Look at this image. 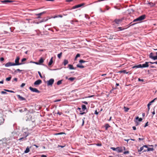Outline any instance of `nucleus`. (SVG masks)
<instances>
[{"label":"nucleus","instance_id":"72a5a7b5","mask_svg":"<svg viewBox=\"0 0 157 157\" xmlns=\"http://www.w3.org/2000/svg\"><path fill=\"white\" fill-rule=\"evenodd\" d=\"M75 79V78L74 77H70L68 79L69 80H70L71 81H73Z\"/></svg>","mask_w":157,"mask_h":157},{"label":"nucleus","instance_id":"c9c22d12","mask_svg":"<svg viewBox=\"0 0 157 157\" xmlns=\"http://www.w3.org/2000/svg\"><path fill=\"white\" fill-rule=\"evenodd\" d=\"M11 78V76H10V77L7 78H6V81H10V80Z\"/></svg>","mask_w":157,"mask_h":157},{"label":"nucleus","instance_id":"bf43d9fd","mask_svg":"<svg viewBox=\"0 0 157 157\" xmlns=\"http://www.w3.org/2000/svg\"><path fill=\"white\" fill-rule=\"evenodd\" d=\"M138 80L139 81H142V82H144V79H141L140 78H139L138 79Z\"/></svg>","mask_w":157,"mask_h":157},{"label":"nucleus","instance_id":"39448f33","mask_svg":"<svg viewBox=\"0 0 157 157\" xmlns=\"http://www.w3.org/2000/svg\"><path fill=\"white\" fill-rule=\"evenodd\" d=\"M29 89L31 91L33 92H34L38 93H40V91L38 90L36 88H33L30 86L29 87Z\"/></svg>","mask_w":157,"mask_h":157},{"label":"nucleus","instance_id":"f3484780","mask_svg":"<svg viewBox=\"0 0 157 157\" xmlns=\"http://www.w3.org/2000/svg\"><path fill=\"white\" fill-rule=\"evenodd\" d=\"M68 67L69 69L71 70H75L76 69V67H74L71 64L68 65Z\"/></svg>","mask_w":157,"mask_h":157},{"label":"nucleus","instance_id":"6e6552de","mask_svg":"<svg viewBox=\"0 0 157 157\" xmlns=\"http://www.w3.org/2000/svg\"><path fill=\"white\" fill-rule=\"evenodd\" d=\"M42 82V81L40 79H38L34 83V85H38L40 84Z\"/></svg>","mask_w":157,"mask_h":157},{"label":"nucleus","instance_id":"7c9ffc66","mask_svg":"<svg viewBox=\"0 0 157 157\" xmlns=\"http://www.w3.org/2000/svg\"><path fill=\"white\" fill-rule=\"evenodd\" d=\"M124 111L125 112H127L128 111L129 109L127 107L125 106H124Z\"/></svg>","mask_w":157,"mask_h":157},{"label":"nucleus","instance_id":"79ce46f5","mask_svg":"<svg viewBox=\"0 0 157 157\" xmlns=\"http://www.w3.org/2000/svg\"><path fill=\"white\" fill-rule=\"evenodd\" d=\"M38 74L40 76V78H42L43 77L42 76L41 73L39 71H38Z\"/></svg>","mask_w":157,"mask_h":157},{"label":"nucleus","instance_id":"3c124183","mask_svg":"<svg viewBox=\"0 0 157 157\" xmlns=\"http://www.w3.org/2000/svg\"><path fill=\"white\" fill-rule=\"evenodd\" d=\"M25 85V83H22L21 85V87H24Z\"/></svg>","mask_w":157,"mask_h":157},{"label":"nucleus","instance_id":"f257e3e1","mask_svg":"<svg viewBox=\"0 0 157 157\" xmlns=\"http://www.w3.org/2000/svg\"><path fill=\"white\" fill-rule=\"evenodd\" d=\"M146 17V16L144 14L142 15L133 20V22H136V21H142Z\"/></svg>","mask_w":157,"mask_h":157},{"label":"nucleus","instance_id":"de8ad7c7","mask_svg":"<svg viewBox=\"0 0 157 157\" xmlns=\"http://www.w3.org/2000/svg\"><path fill=\"white\" fill-rule=\"evenodd\" d=\"M111 149L113 150V151H117V147L116 148L114 147H111Z\"/></svg>","mask_w":157,"mask_h":157},{"label":"nucleus","instance_id":"b1692460","mask_svg":"<svg viewBox=\"0 0 157 157\" xmlns=\"http://www.w3.org/2000/svg\"><path fill=\"white\" fill-rule=\"evenodd\" d=\"M76 66L77 67L80 68H83L85 67L84 66L82 65H80L79 64H77Z\"/></svg>","mask_w":157,"mask_h":157},{"label":"nucleus","instance_id":"c03bdc74","mask_svg":"<svg viewBox=\"0 0 157 157\" xmlns=\"http://www.w3.org/2000/svg\"><path fill=\"white\" fill-rule=\"evenodd\" d=\"M65 133L63 132H60L58 133H56L55 134L56 135H62L63 134H64Z\"/></svg>","mask_w":157,"mask_h":157},{"label":"nucleus","instance_id":"338daca9","mask_svg":"<svg viewBox=\"0 0 157 157\" xmlns=\"http://www.w3.org/2000/svg\"><path fill=\"white\" fill-rule=\"evenodd\" d=\"M74 20H71L70 21V23L71 24H74Z\"/></svg>","mask_w":157,"mask_h":157},{"label":"nucleus","instance_id":"864d4df0","mask_svg":"<svg viewBox=\"0 0 157 157\" xmlns=\"http://www.w3.org/2000/svg\"><path fill=\"white\" fill-rule=\"evenodd\" d=\"M1 93L2 94H7V93L6 92L4 91H2L1 92Z\"/></svg>","mask_w":157,"mask_h":157},{"label":"nucleus","instance_id":"09e8293b","mask_svg":"<svg viewBox=\"0 0 157 157\" xmlns=\"http://www.w3.org/2000/svg\"><path fill=\"white\" fill-rule=\"evenodd\" d=\"M80 54L79 53H78L75 57H76V58H77L78 57H80Z\"/></svg>","mask_w":157,"mask_h":157},{"label":"nucleus","instance_id":"4d7b16f0","mask_svg":"<svg viewBox=\"0 0 157 157\" xmlns=\"http://www.w3.org/2000/svg\"><path fill=\"white\" fill-rule=\"evenodd\" d=\"M148 122H147L145 124V125L144 126V127H146L148 125Z\"/></svg>","mask_w":157,"mask_h":157},{"label":"nucleus","instance_id":"a878e982","mask_svg":"<svg viewBox=\"0 0 157 157\" xmlns=\"http://www.w3.org/2000/svg\"><path fill=\"white\" fill-rule=\"evenodd\" d=\"M147 4L150 6L151 7L155 5V4L152 2H149Z\"/></svg>","mask_w":157,"mask_h":157},{"label":"nucleus","instance_id":"bb28decb","mask_svg":"<svg viewBox=\"0 0 157 157\" xmlns=\"http://www.w3.org/2000/svg\"><path fill=\"white\" fill-rule=\"evenodd\" d=\"M68 61L67 59H64L63 62V64L64 66H65L67 64H68Z\"/></svg>","mask_w":157,"mask_h":157},{"label":"nucleus","instance_id":"0e129e2a","mask_svg":"<svg viewBox=\"0 0 157 157\" xmlns=\"http://www.w3.org/2000/svg\"><path fill=\"white\" fill-rule=\"evenodd\" d=\"M132 68H138L137 65L134 66L133 67H132Z\"/></svg>","mask_w":157,"mask_h":157},{"label":"nucleus","instance_id":"2f4dec72","mask_svg":"<svg viewBox=\"0 0 157 157\" xmlns=\"http://www.w3.org/2000/svg\"><path fill=\"white\" fill-rule=\"evenodd\" d=\"M136 120L138 119V121L140 122L142 120V119L141 118H139L138 117H137L136 118Z\"/></svg>","mask_w":157,"mask_h":157},{"label":"nucleus","instance_id":"69168bd1","mask_svg":"<svg viewBox=\"0 0 157 157\" xmlns=\"http://www.w3.org/2000/svg\"><path fill=\"white\" fill-rule=\"evenodd\" d=\"M94 114L96 115H98V113L97 111L96 110L95 111Z\"/></svg>","mask_w":157,"mask_h":157},{"label":"nucleus","instance_id":"58836bf2","mask_svg":"<svg viewBox=\"0 0 157 157\" xmlns=\"http://www.w3.org/2000/svg\"><path fill=\"white\" fill-rule=\"evenodd\" d=\"M86 62V61L84 60L83 59H80L79 61V63H84Z\"/></svg>","mask_w":157,"mask_h":157},{"label":"nucleus","instance_id":"ea45409f","mask_svg":"<svg viewBox=\"0 0 157 157\" xmlns=\"http://www.w3.org/2000/svg\"><path fill=\"white\" fill-rule=\"evenodd\" d=\"M117 29H119V30L118 31H122L124 29L122 27H119L117 28Z\"/></svg>","mask_w":157,"mask_h":157},{"label":"nucleus","instance_id":"20e7f679","mask_svg":"<svg viewBox=\"0 0 157 157\" xmlns=\"http://www.w3.org/2000/svg\"><path fill=\"white\" fill-rule=\"evenodd\" d=\"M156 56H153V53L152 52L149 55V57L150 58L154 60H157V52H156Z\"/></svg>","mask_w":157,"mask_h":157},{"label":"nucleus","instance_id":"f8f14e48","mask_svg":"<svg viewBox=\"0 0 157 157\" xmlns=\"http://www.w3.org/2000/svg\"><path fill=\"white\" fill-rule=\"evenodd\" d=\"M46 13V11H43V12H42L41 13H38V14H36V15L38 16L37 18H40V16L43 15V14H44Z\"/></svg>","mask_w":157,"mask_h":157},{"label":"nucleus","instance_id":"cd10ccee","mask_svg":"<svg viewBox=\"0 0 157 157\" xmlns=\"http://www.w3.org/2000/svg\"><path fill=\"white\" fill-rule=\"evenodd\" d=\"M82 109L83 111H84L86 109V107L85 105H82Z\"/></svg>","mask_w":157,"mask_h":157},{"label":"nucleus","instance_id":"c756f323","mask_svg":"<svg viewBox=\"0 0 157 157\" xmlns=\"http://www.w3.org/2000/svg\"><path fill=\"white\" fill-rule=\"evenodd\" d=\"M48 19L47 18H44L43 19H42L40 21L41 22H45L48 21Z\"/></svg>","mask_w":157,"mask_h":157},{"label":"nucleus","instance_id":"9d476101","mask_svg":"<svg viewBox=\"0 0 157 157\" xmlns=\"http://www.w3.org/2000/svg\"><path fill=\"white\" fill-rule=\"evenodd\" d=\"M122 20H123V19H115L114 20V22H115V23L116 24H118L120 23L121 22H122Z\"/></svg>","mask_w":157,"mask_h":157},{"label":"nucleus","instance_id":"774afa93","mask_svg":"<svg viewBox=\"0 0 157 157\" xmlns=\"http://www.w3.org/2000/svg\"><path fill=\"white\" fill-rule=\"evenodd\" d=\"M41 157H47V156L45 155H41Z\"/></svg>","mask_w":157,"mask_h":157},{"label":"nucleus","instance_id":"1a4fd4ad","mask_svg":"<svg viewBox=\"0 0 157 157\" xmlns=\"http://www.w3.org/2000/svg\"><path fill=\"white\" fill-rule=\"evenodd\" d=\"M29 133L28 132H24L23 134V137H25V140H27L26 137L28 136L29 135Z\"/></svg>","mask_w":157,"mask_h":157},{"label":"nucleus","instance_id":"f704fd0d","mask_svg":"<svg viewBox=\"0 0 157 157\" xmlns=\"http://www.w3.org/2000/svg\"><path fill=\"white\" fill-rule=\"evenodd\" d=\"M62 52H61L60 53H59L57 55V56L59 59H60L62 56Z\"/></svg>","mask_w":157,"mask_h":157},{"label":"nucleus","instance_id":"13d9d810","mask_svg":"<svg viewBox=\"0 0 157 157\" xmlns=\"http://www.w3.org/2000/svg\"><path fill=\"white\" fill-rule=\"evenodd\" d=\"M150 105H147V108H148V112H147V114L148 113V112L150 109Z\"/></svg>","mask_w":157,"mask_h":157},{"label":"nucleus","instance_id":"f03ea898","mask_svg":"<svg viewBox=\"0 0 157 157\" xmlns=\"http://www.w3.org/2000/svg\"><path fill=\"white\" fill-rule=\"evenodd\" d=\"M20 57L19 56H17L15 60V63H14V65L15 66L19 65H22L25 63H19V60H20Z\"/></svg>","mask_w":157,"mask_h":157},{"label":"nucleus","instance_id":"4c0bfd02","mask_svg":"<svg viewBox=\"0 0 157 157\" xmlns=\"http://www.w3.org/2000/svg\"><path fill=\"white\" fill-rule=\"evenodd\" d=\"M144 147L143 146L141 147L140 149H138V152H140L144 149Z\"/></svg>","mask_w":157,"mask_h":157},{"label":"nucleus","instance_id":"7ed1b4c3","mask_svg":"<svg viewBox=\"0 0 157 157\" xmlns=\"http://www.w3.org/2000/svg\"><path fill=\"white\" fill-rule=\"evenodd\" d=\"M85 4L84 3H82L77 5L75 6H73L72 9H71V10L74 9L79 7H80L84 6Z\"/></svg>","mask_w":157,"mask_h":157},{"label":"nucleus","instance_id":"e2e57ef3","mask_svg":"<svg viewBox=\"0 0 157 157\" xmlns=\"http://www.w3.org/2000/svg\"><path fill=\"white\" fill-rule=\"evenodd\" d=\"M16 71H19V72H21V71H22V70H20L19 69H17L15 71V72H16Z\"/></svg>","mask_w":157,"mask_h":157},{"label":"nucleus","instance_id":"9b49d317","mask_svg":"<svg viewBox=\"0 0 157 157\" xmlns=\"http://www.w3.org/2000/svg\"><path fill=\"white\" fill-rule=\"evenodd\" d=\"M17 96L18 98L21 101L26 100V99L25 98L22 97L20 95H17Z\"/></svg>","mask_w":157,"mask_h":157},{"label":"nucleus","instance_id":"6ab92c4d","mask_svg":"<svg viewBox=\"0 0 157 157\" xmlns=\"http://www.w3.org/2000/svg\"><path fill=\"white\" fill-rule=\"evenodd\" d=\"M13 1H12L11 0H5L3 1H2L1 2L3 3H6L8 2H12Z\"/></svg>","mask_w":157,"mask_h":157},{"label":"nucleus","instance_id":"a18cd8bd","mask_svg":"<svg viewBox=\"0 0 157 157\" xmlns=\"http://www.w3.org/2000/svg\"><path fill=\"white\" fill-rule=\"evenodd\" d=\"M95 145L97 146H101V145H102V144H101V143H97V144H95Z\"/></svg>","mask_w":157,"mask_h":157},{"label":"nucleus","instance_id":"5fc2aeb1","mask_svg":"<svg viewBox=\"0 0 157 157\" xmlns=\"http://www.w3.org/2000/svg\"><path fill=\"white\" fill-rule=\"evenodd\" d=\"M61 100V99H57V100H56L54 101V102H58V101H59Z\"/></svg>","mask_w":157,"mask_h":157},{"label":"nucleus","instance_id":"0eeeda50","mask_svg":"<svg viewBox=\"0 0 157 157\" xmlns=\"http://www.w3.org/2000/svg\"><path fill=\"white\" fill-rule=\"evenodd\" d=\"M5 65L6 67L15 66L14 65V63H12L11 62H8L6 63L5 64Z\"/></svg>","mask_w":157,"mask_h":157},{"label":"nucleus","instance_id":"6e6d98bb","mask_svg":"<svg viewBox=\"0 0 157 157\" xmlns=\"http://www.w3.org/2000/svg\"><path fill=\"white\" fill-rule=\"evenodd\" d=\"M4 58L3 57H1L0 58V61H3L4 60Z\"/></svg>","mask_w":157,"mask_h":157},{"label":"nucleus","instance_id":"8fccbe9b","mask_svg":"<svg viewBox=\"0 0 157 157\" xmlns=\"http://www.w3.org/2000/svg\"><path fill=\"white\" fill-rule=\"evenodd\" d=\"M137 66H138V68H142V64H139V65H137Z\"/></svg>","mask_w":157,"mask_h":157},{"label":"nucleus","instance_id":"412c9836","mask_svg":"<svg viewBox=\"0 0 157 157\" xmlns=\"http://www.w3.org/2000/svg\"><path fill=\"white\" fill-rule=\"evenodd\" d=\"M119 73H123L124 74H127L129 73V72H127L126 70H121V71H119Z\"/></svg>","mask_w":157,"mask_h":157},{"label":"nucleus","instance_id":"a19ab883","mask_svg":"<svg viewBox=\"0 0 157 157\" xmlns=\"http://www.w3.org/2000/svg\"><path fill=\"white\" fill-rule=\"evenodd\" d=\"M85 117H84L82 119V126H83V125L84 124V120H85Z\"/></svg>","mask_w":157,"mask_h":157},{"label":"nucleus","instance_id":"423d86ee","mask_svg":"<svg viewBox=\"0 0 157 157\" xmlns=\"http://www.w3.org/2000/svg\"><path fill=\"white\" fill-rule=\"evenodd\" d=\"M54 79L53 78H51L49 80L47 81V85L52 86L54 82Z\"/></svg>","mask_w":157,"mask_h":157},{"label":"nucleus","instance_id":"4468645a","mask_svg":"<svg viewBox=\"0 0 157 157\" xmlns=\"http://www.w3.org/2000/svg\"><path fill=\"white\" fill-rule=\"evenodd\" d=\"M148 63V62H145V63L142 64V68L148 67L149 66Z\"/></svg>","mask_w":157,"mask_h":157},{"label":"nucleus","instance_id":"052dcab7","mask_svg":"<svg viewBox=\"0 0 157 157\" xmlns=\"http://www.w3.org/2000/svg\"><path fill=\"white\" fill-rule=\"evenodd\" d=\"M82 102L85 104H86V105H87L88 104V102H87L86 101H82Z\"/></svg>","mask_w":157,"mask_h":157},{"label":"nucleus","instance_id":"473e14b6","mask_svg":"<svg viewBox=\"0 0 157 157\" xmlns=\"http://www.w3.org/2000/svg\"><path fill=\"white\" fill-rule=\"evenodd\" d=\"M4 90L6 92H10L11 93H14V92L13 90H6V89H4Z\"/></svg>","mask_w":157,"mask_h":157},{"label":"nucleus","instance_id":"603ef678","mask_svg":"<svg viewBox=\"0 0 157 157\" xmlns=\"http://www.w3.org/2000/svg\"><path fill=\"white\" fill-rule=\"evenodd\" d=\"M129 153V151H125L124 152V154H128Z\"/></svg>","mask_w":157,"mask_h":157},{"label":"nucleus","instance_id":"4be33fe9","mask_svg":"<svg viewBox=\"0 0 157 157\" xmlns=\"http://www.w3.org/2000/svg\"><path fill=\"white\" fill-rule=\"evenodd\" d=\"M110 126L108 124H106L105 125V130H107L110 127Z\"/></svg>","mask_w":157,"mask_h":157},{"label":"nucleus","instance_id":"dca6fc26","mask_svg":"<svg viewBox=\"0 0 157 157\" xmlns=\"http://www.w3.org/2000/svg\"><path fill=\"white\" fill-rule=\"evenodd\" d=\"M4 121V119L2 117H0V125L3 124Z\"/></svg>","mask_w":157,"mask_h":157},{"label":"nucleus","instance_id":"393cba45","mask_svg":"<svg viewBox=\"0 0 157 157\" xmlns=\"http://www.w3.org/2000/svg\"><path fill=\"white\" fill-rule=\"evenodd\" d=\"M157 98H154L153 100L151 101L147 105H151L152 103L154 102L155 100H157Z\"/></svg>","mask_w":157,"mask_h":157},{"label":"nucleus","instance_id":"a211bd4d","mask_svg":"<svg viewBox=\"0 0 157 157\" xmlns=\"http://www.w3.org/2000/svg\"><path fill=\"white\" fill-rule=\"evenodd\" d=\"M77 110H79V111L80 112V114L81 115H83L86 113L85 112H82L81 109L80 108L78 107L77 109Z\"/></svg>","mask_w":157,"mask_h":157},{"label":"nucleus","instance_id":"e433bc0d","mask_svg":"<svg viewBox=\"0 0 157 157\" xmlns=\"http://www.w3.org/2000/svg\"><path fill=\"white\" fill-rule=\"evenodd\" d=\"M62 80H60L58 81L57 83V84L58 85H59L62 83Z\"/></svg>","mask_w":157,"mask_h":157},{"label":"nucleus","instance_id":"c85d7f7f","mask_svg":"<svg viewBox=\"0 0 157 157\" xmlns=\"http://www.w3.org/2000/svg\"><path fill=\"white\" fill-rule=\"evenodd\" d=\"M44 62V59H43L42 57H41L39 59V64H40Z\"/></svg>","mask_w":157,"mask_h":157},{"label":"nucleus","instance_id":"37998d69","mask_svg":"<svg viewBox=\"0 0 157 157\" xmlns=\"http://www.w3.org/2000/svg\"><path fill=\"white\" fill-rule=\"evenodd\" d=\"M26 60H27V59L26 58H24L21 59V61L22 63H23V62L26 61Z\"/></svg>","mask_w":157,"mask_h":157},{"label":"nucleus","instance_id":"680f3d73","mask_svg":"<svg viewBox=\"0 0 157 157\" xmlns=\"http://www.w3.org/2000/svg\"><path fill=\"white\" fill-rule=\"evenodd\" d=\"M114 8L115 9H117V10H120V8H118L117 6H114Z\"/></svg>","mask_w":157,"mask_h":157},{"label":"nucleus","instance_id":"aec40b11","mask_svg":"<svg viewBox=\"0 0 157 157\" xmlns=\"http://www.w3.org/2000/svg\"><path fill=\"white\" fill-rule=\"evenodd\" d=\"M53 57H52L50 59L49 62L48 63V65L49 66H51L53 63Z\"/></svg>","mask_w":157,"mask_h":157},{"label":"nucleus","instance_id":"ddd939ff","mask_svg":"<svg viewBox=\"0 0 157 157\" xmlns=\"http://www.w3.org/2000/svg\"><path fill=\"white\" fill-rule=\"evenodd\" d=\"M117 151L119 152H121L123 151L122 147H117Z\"/></svg>","mask_w":157,"mask_h":157},{"label":"nucleus","instance_id":"49530a36","mask_svg":"<svg viewBox=\"0 0 157 157\" xmlns=\"http://www.w3.org/2000/svg\"><path fill=\"white\" fill-rule=\"evenodd\" d=\"M25 140V137H23L21 138L18 140L20 141H21V140Z\"/></svg>","mask_w":157,"mask_h":157},{"label":"nucleus","instance_id":"2eb2a0df","mask_svg":"<svg viewBox=\"0 0 157 157\" xmlns=\"http://www.w3.org/2000/svg\"><path fill=\"white\" fill-rule=\"evenodd\" d=\"M154 150V149L153 148H149L148 147L147 150H145L143 151V152H146V151H153Z\"/></svg>","mask_w":157,"mask_h":157},{"label":"nucleus","instance_id":"5701e85b","mask_svg":"<svg viewBox=\"0 0 157 157\" xmlns=\"http://www.w3.org/2000/svg\"><path fill=\"white\" fill-rule=\"evenodd\" d=\"M29 151H30L29 148L28 147H26V150L24 151V153H28Z\"/></svg>","mask_w":157,"mask_h":157}]
</instances>
